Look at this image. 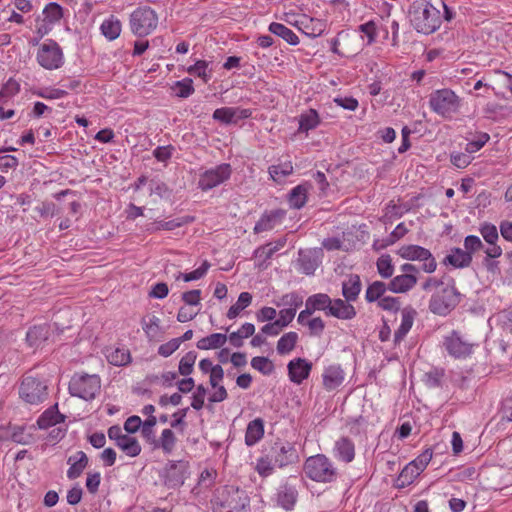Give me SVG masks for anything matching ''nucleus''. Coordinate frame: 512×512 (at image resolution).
<instances>
[{"mask_svg":"<svg viewBox=\"0 0 512 512\" xmlns=\"http://www.w3.org/2000/svg\"><path fill=\"white\" fill-rule=\"evenodd\" d=\"M293 172V165L290 161H286L277 165H272L269 167V174L271 178L276 181L280 182L285 177L290 175Z\"/></svg>","mask_w":512,"mask_h":512,"instance_id":"obj_50","label":"nucleus"},{"mask_svg":"<svg viewBox=\"0 0 512 512\" xmlns=\"http://www.w3.org/2000/svg\"><path fill=\"white\" fill-rule=\"evenodd\" d=\"M490 139L489 134L487 133H480L476 139L469 141L466 144L465 151L468 154L475 153L479 151Z\"/></svg>","mask_w":512,"mask_h":512,"instance_id":"obj_63","label":"nucleus"},{"mask_svg":"<svg viewBox=\"0 0 512 512\" xmlns=\"http://www.w3.org/2000/svg\"><path fill=\"white\" fill-rule=\"evenodd\" d=\"M62 17L63 8L56 2L48 3L42 11V18L54 26L60 22Z\"/></svg>","mask_w":512,"mask_h":512,"instance_id":"obj_45","label":"nucleus"},{"mask_svg":"<svg viewBox=\"0 0 512 512\" xmlns=\"http://www.w3.org/2000/svg\"><path fill=\"white\" fill-rule=\"evenodd\" d=\"M210 266H211L210 263L207 260H205V261H203V263L201 264L200 267H198L197 269H195L189 273L179 272L177 274V276L175 277V279L176 280L182 279L185 282L199 280L206 275Z\"/></svg>","mask_w":512,"mask_h":512,"instance_id":"obj_53","label":"nucleus"},{"mask_svg":"<svg viewBox=\"0 0 512 512\" xmlns=\"http://www.w3.org/2000/svg\"><path fill=\"white\" fill-rule=\"evenodd\" d=\"M252 303V295L249 292H242L238 296V299L234 305H232L227 311V318L235 319L238 315L250 306Z\"/></svg>","mask_w":512,"mask_h":512,"instance_id":"obj_44","label":"nucleus"},{"mask_svg":"<svg viewBox=\"0 0 512 512\" xmlns=\"http://www.w3.org/2000/svg\"><path fill=\"white\" fill-rule=\"evenodd\" d=\"M287 369L289 380L299 385L309 377L312 363L305 358H295L289 361Z\"/></svg>","mask_w":512,"mask_h":512,"instance_id":"obj_17","label":"nucleus"},{"mask_svg":"<svg viewBox=\"0 0 512 512\" xmlns=\"http://www.w3.org/2000/svg\"><path fill=\"white\" fill-rule=\"evenodd\" d=\"M106 357L108 362L114 366H125L131 361L130 352L125 348L112 349L107 353Z\"/></svg>","mask_w":512,"mask_h":512,"instance_id":"obj_46","label":"nucleus"},{"mask_svg":"<svg viewBox=\"0 0 512 512\" xmlns=\"http://www.w3.org/2000/svg\"><path fill=\"white\" fill-rule=\"evenodd\" d=\"M479 232L488 244V247L484 250L486 256L489 258L500 257L502 255V248L497 245L499 235L496 226L492 223L484 222L480 225Z\"/></svg>","mask_w":512,"mask_h":512,"instance_id":"obj_15","label":"nucleus"},{"mask_svg":"<svg viewBox=\"0 0 512 512\" xmlns=\"http://www.w3.org/2000/svg\"><path fill=\"white\" fill-rule=\"evenodd\" d=\"M173 89L175 90L176 96L180 98H187L192 95L195 91L193 86V80L191 78H184L174 83Z\"/></svg>","mask_w":512,"mask_h":512,"instance_id":"obj_58","label":"nucleus"},{"mask_svg":"<svg viewBox=\"0 0 512 512\" xmlns=\"http://www.w3.org/2000/svg\"><path fill=\"white\" fill-rule=\"evenodd\" d=\"M116 446L121 451H123V453H125L127 456L132 457V458L137 457L142 451L139 441L135 437H133L127 433L116 444Z\"/></svg>","mask_w":512,"mask_h":512,"instance_id":"obj_39","label":"nucleus"},{"mask_svg":"<svg viewBox=\"0 0 512 512\" xmlns=\"http://www.w3.org/2000/svg\"><path fill=\"white\" fill-rule=\"evenodd\" d=\"M21 398L29 404H39L47 396V386L37 378L27 376L20 386Z\"/></svg>","mask_w":512,"mask_h":512,"instance_id":"obj_11","label":"nucleus"},{"mask_svg":"<svg viewBox=\"0 0 512 512\" xmlns=\"http://www.w3.org/2000/svg\"><path fill=\"white\" fill-rule=\"evenodd\" d=\"M268 31L286 41L289 45L296 46L299 44V37L293 30L286 27L282 23L272 22L268 26Z\"/></svg>","mask_w":512,"mask_h":512,"instance_id":"obj_32","label":"nucleus"},{"mask_svg":"<svg viewBox=\"0 0 512 512\" xmlns=\"http://www.w3.org/2000/svg\"><path fill=\"white\" fill-rule=\"evenodd\" d=\"M460 303V293L454 282L443 286L431 298L429 309L432 313L446 316Z\"/></svg>","mask_w":512,"mask_h":512,"instance_id":"obj_6","label":"nucleus"},{"mask_svg":"<svg viewBox=\"0 0 512 512\" xmlns=\"http://www.w3.org/2000/svg\"><path fill=\"white\" fill-rule=\"evenodd\" d=\"M433 457V451L431 448L425 449L417 458L409 462L413 467L420 472V474L425 470L429 462Z\"/></svg>","mask_w":512,"mask_h":512,"instance_id":"obj_60","label":"nucleus"},{"mask_svg":"<svg viewBox=\"0 0 512 512\" xmlns=\"http://www.w3.org/2000/svg\"><path fill=\"white\" fill-rule=\"evenodd\" d=\"M464 248L472 256L473 253L484 248L481 239L476 235H468L464 239Z\"/></svg>","mask_w":512,"mask_h":512,"instance_id":"obj_64","label":"nucleus"},{"mask_svg":"<svg viewBox=\"0 0 512 512\" xmlns=\"http://www.w3.org/2000/svg\"><path fill=\"white\" fill-rule=\"evenodd\" d=\"M444 375V369L433 368L425 374V383L430 388L439 387Z\"/></svg>","mask_w":512,"mask_h":512,"instance_id":"obj_62","label":"nucleus"},{"mask_svg":"<svg viewBox=\"0 0 512 512\" xmlns=\"http://www.w3.org/2000/svg\"><path fill=\"white\" fill-rule=\"evenodd\" d=\"M350 301L342 300L340 298L331 299V305L326 312L327 316H333L341 320H351L356 316V310Z\"/></svg>","mask_w":512,"mask_h":512,"instance_id":"obj_18","label":"nucleus"},{"mask_svg":"<svg viewBox=\"0 0 512 512\" xmlns=\"http://www.w3.org/2000/svg\"><path fill=\"white\" fill-rule=\"evenodd\" d=\"M321 377L323 388L332 392L344 383L346 373L340 364L333 363L324 367Z\"/></svg>","mask_w":512,"mask_h":512,"instance_id":"obj_14","label":"nucleus"},{"mask_svg":"<svg viewBox=\"0 0 512 512\" xmlns=\"http://www.w3.org/2000/svg\"><path fill=\"white\" fill-rule=\"evenodd\" d=\"M199 369L201 370L202 373L209 374L210 385H215L217 381H223V368L218 364L214 365L210 359L205 358L200 360Z\"/></svg>","mask_w":512,"mask_h":512,"instance_id":"obj_31","label":"nucleus"},{"mask_svg":"<svg viewBox=\"0 0 512 512\" xmlns=\"http://www.w3.org/2000/svg\"><path fill=\"white\" fill-rule=\"evenodd\" d=\"M264 436V422L260 418L250 421L245 432V444L254 446Z\"/></svg>","mask_w":512,"mask_h":512,"instance_id":"obj_26","label":"nucleus"},{"mask_svg":"<svg viewBox=\"0 0 512 512\" xmlns=\"http://www.w3.org/2000/svg\"><path fill=\"white\" fill-rule=\"evenodd\" d=\"M418 278L416 275H397L393 277L388 283V290L400 294L410 291L417 284Z\"/></svg>","mask_w":512,"mask_h":512,"instance_id":"obj_23","label":"nucleus"},{"mask_svg":"<svg viewBox=\"0 0 512 512\" xmlns=\"http://www.w3.org/2000/svg\"><path fill=\"white\" fill-rule=\"evenodd\" d=\"M177 438L171 429H164L161 432L159 439H156L152 444L153 449H162L165 454H171L175 448Z\"/></svg>","mask_w":512,"mask_h":512,"instance_id":"obj_33","label":"nucleus"},{"mask_svg":"<svg viewBox=\"0 0 512 512\" xmlns=\"http://www.w3.org/2000/svg\"><path fill=\"white\" fill-rule=\"evenodd\" d=\"M420 475L413 465L408 463L400 472L397 478V486L399 488H404L409 486L414 482V480Z\"/></svg>","mask_w":512,"mask_h":512,"instance_id":"obj_49","label":"nucleus"},{"mask_svg":"<svg viewBox=\"0 0 512 512\" xmlns=\"http://www.w3.org/2000/svg\"><path fill=\"white\" fill-rule=\"evenodd\" d=\"M101 379L97 374L76 373L69 382V393L72 396L89 401L100 392Z\"/></svg>","mask_w":512,"mask_h":512,"instance_id":"obj_5","label":"nucleus"},{"mask_svg":"<svg viewBox=\"0 0 512 512\" xmlns=\"http://www.w3.org/2000/svg\"><path fill=\"white\" fill-rule=\"evenodd\" d=\"M231 175V165L229 163H221L200 174L198 188L203 192H207L228 181Z\"/></svg>","mask_w":512,"mask_h":512,"instance_id":"obj_9","label":"nucleus"},{"mask_svg":"<svg viewBox=\"0 0 512 512\" xmlns=\"http://www.w3.org/2000/svg\"><path fill=\"white\" fill-rule=\"evenodd\" d=\"M298 497L297 489L288 484L281 485L276 493L277 505L289 511L292 510L296 504Z\"/></svg>","mask_w":512,"mask_h":512,"instance_id":"obj_20","label":"nucleus"},{"mask_svg":"<svg viewBox=\"0 0 512 512\" xmlns=\"http://www.w3.org/2000/svg\"><path fill=\"white\" fill-rule=\"evenodd\" d=\"M378 22L375 20H369L358 26L357 31L362 33L366 38V45L370 46L376 42V38L379 32Z\"/></svg>","mask_w":512,"mask_h":512,"instance_id":"obj_47","label":"nucleus"},{"mask_svg":"<svg viewBox=\"0 0 512 512\" xmlns=\"http://www.w3.org/2000/svg\"><path fill=\"white\" fill-rule=\"evenodd\" d=\"M397 255L407 261L422 262L421 269L431 274L437 269V262L431 251L420 245L405 244L398 248Z\"/></svg>","mask_w":512,"mask_h":512,"instance_id":"obj_8","label":"nucleus"},{"mask_svg":"<svg viewBox=\"0 0 512 512\" xmlns=\"http://www.w3.org/2000/svg\"><path fill=\"white\" fill-rule=\"evenodd\" d=\"M308 185L300 184L289 193V205L294 209H301L307 202Z\"/></svg>","mask_w":512,"mask_h":512,"instance_id":"obj_41","label":"nucleus"},{"mask_svg":"<svg viewBox=\"0 0 512 512\" xmlns=\"http://www.w3.org/2000/svg\"><path fill=\"white\" fill-rule=\"evenodd\" d=\"M102 35L109 41L117 39L122 31V24L115 16H110L103 20L100 25Z\"/></svg>","mask_w":512,"mask_h":512,"instance_id":"obj_30","label":"nucleus"},{"mask_svg":"<svg viewBox=\"0 0 512 512\" xmlns=\"http://www.w3.org/2000/svg\"><path fill=\"white\" fill-rule=\"evenodd\" d=\"M275 463L271 455L265 454L259 457L256 461L255 470L261 477H268L274 471Z\"/></svg>","mask_w":512,"mask_h":512,"instance_id":"obj_51","label":"nucleus"},{"mask_svg":"<svg viewBox=\"0 0 512 512\" xmlns=\"http://www.w3.org/2000/svg\"><path fill=\"white\" fill-rule=\"evenodd\" d=\"M320 262L319 252L316 250H301L299 252L298 263L300 270L306 275H313Z\"/></svg>","mask_w":512,"mask_h":512,"instance_id":"obj_22","label":"nucleus"},{"mask_svg":"<svg viewBox=\"0 0 512 512\" xmlns=\"http://www.w3.org/2000/svg\"><path fill=\"white\" fill-rule=\"evenodd\" d=\"M188 475V463L182 460L170 461L164 470V484L168 488H177L183 485Z\"/></svg>","mask_w":512,"mask_h":512,"instance_id":"obj_12","label":"nucleus"},{"mask_svg":"<svg viewBox=\"0 0 512 512\" xmlns=\"http://www.w3.org/2000/svg\"><path fill=\"white\" fill-rule=\"evenodd\" d=\"M335 458L344 463H350L355 458V445L348 437L339 438L333 448Z\"/></svg>","mask_w":512,"mask_h":512,"instance_id":"obj_19","label":"nucleus"},{"mask_svg":"<svg viewBox=\"0 0 512 512\" xmlns=\"http://www.w3.org/2000/svg\"><path fill=\"white\" fill-rule=\"evenodd\" d=\"M228 337L223 333H212L198 340L196 346L200 350H212L222 348Z\"/></svg>","mask_w":512,"mask_h":512,"instance_id":"obj_34","label":"nucleus"},{"mask_svg":"<svg viewBox=\"0 0 512 512\" xmlns=\"http://www.w3.org/2000/svg\"><path fill=\"white\" fill-rule=\"evenodd\" d=\"M269 454L275 465L280 468L294 463L298 458L295 447L289 442H275Z\"/></svg>","mask_w":512,"mask_h":512,"instance_id":"obj_13","label":"nucleus"},{"mask_svg":"<svg viewBox=\"0 0 512 512\" xmlns=\"http://www.w3.org/2000/svg\"><path fill=\"white\" fill-rule=\"evenodd\" d=\"M158 14L150 6H140L133 10L129 16V27L136 37H147L157 28Z\"/></svg>","mask_w":512,"mask_h":512,"instance_id":"obj_4","label":"nucleus"},{"mask_svg":"<svg viewBox=\"0 0 512 512\" xmlns=\"http://www.w3.org/2000/svg\"><path fill=\"white\" fill-rule=\"evenodd\" d=\"M298 341V334L290 331L280 337L277 342V352L280 355L289 354L296 346Z\"/></svg>","mask_w":512,"mask_h":512,"instance_id":"obj_43","label":"nucleus"},{"mask_svg":"<svg viewBox=\"0 0 512 512\" xmlns=\"http://www.w3.org/2000/svg\"><path fill=\"white\" fill-rule=\"evenodd\" d=\"M156 424H157V418L151 417V418H147L144 422H142V425H141L142 436L151 445L156 440L155 433L153 430V428Z\"/></svg>","mask_w":512,"mask_h":512,"instance_id":"obj_61","label":"nucleus"},{"mask_svg":"<svg viewBox=\"0 0 512 512\" xmlns=\"http://www.w3.org/2000/svg\"><path fill=\"white\" fill-rule=\"evenodd\" d=\"M36 61L45 70H56L63 66L65 57L61 46L53 39H46L39 45Z\"/></svg>","mask_w":512,"mask_h":512,"instance_id":"obj_7","label":"nucleus"},{"mask_svg":"<svg viewBox=\"0 0 512 512\" xmlns=\"http://www.w3.org/2000/svg\"><path fill=\"white\" fill-rule=\"evenodd\" d=\"M429 106L437 115L451 119L460 110L461 98L449 88L438 89L430 94Z\"/></svg>","mask_w":512,"mask_h":512,"instance_id":"obj_3","label":"nucleus"},{"mask_svg":"<svg viewBox=\"0 0 512 512\" xmlns=\"http://www.w3.org/2000/svg\"><path fill=\"white\" fill-rule=\"evenodd\" d=\"M409 17L415 30L426 35L435 32L442 23L440 10L427 0L414 1L409 9Z\"/></svg>","mask_w":512,"mask_h":512,"instance_id":"obj_1","label":"nucleus"},{"mask_svg":"<svg viewBox=\"0 0 512 512\" xmlns=\"http://www.w3.org/2000/svg\"><path fill=\"white\" fill-rule=\"evenodd\" d=\"M472 262V256L467 250H462L461 248H454L451 252L445 257L444 263L450 264L454 268H465L468 267Z\"/></svg>","mask_w":512,"mask_h":512,"instance_id":"obj_27","label":"nucleus"},{"mask_svg":"<svg viewBox=\"0 0 512 512\" xmlns=\"http://www.w3.org/2000/svg\"><path fill=\"white\" fill-rule=\"evenodd\" d=\"M64 421V416L56 408L47 409L37 420L40 429H46Z\"/></svg>","mask_w":512,"mask_h":512,"instance_id":"obj_42","label":"nucleus"},{"mask_svg":"<svg viewBox=\"0 0 512 512\" xmlns=\"http://www.w3.org/2000/svg\"><path fill=\"white\" fill-rule=\"evenodd\" d=\"M283 216L284 212L279 210L263 214L255 224L254 232L261 233L273 230L280 223Z\"/></svg>","mask_w":512,"mask_h":512,"instance_id":"obj_24","label":"nucleus"},{"mask_svg":"<svg viewBox=\"0 0 512 512\" xmlns=\"http://www.w3.org/2000/svg\"><path fill=\"white\" fill-rule=\"evenodd\" d=\"M443 346L448 355L455 359H467L474 353L477 344L463 337L458 331L453 330L443 339Z\"/></svg>","mask_w":512,"mask_h":512,"instance_id":"obj_10","label":"nucleus"},{"mask_svg":"<svg viewBox=\"0 0 512 512\" xmlns=\"http://www.w3.org/2000/svg\"><path fill=\"white\" fill-rule=\"evenodd\" d=\"M378 274L384 278H391L394 274V265L389 254H382L376 261Z\"/></svg>","mask_w":512,"mask_h":512,"instance_id":"obj_48","label":"nucleus"},{"mask_svg":"<svg viewBox=\"0 0 512 512\" xmlns=\"http://www.w3.org/2000/svg\"><path fill=\"white\" fill-rule=\"evenodd\" d=\"M386 290H388V285L381 281H374L368 286L365 299L367 302L380 300Z\"/></svg>","mask_w":512,"mask_h":512,"instance_id":"obj_54","label":"nucleus"},{"mask_svg":"<svg viewBox=\"0 0 512 512\" xmlns=\"http://www.w3.org/2000/svg\"><path fill=\"white\" fill-rule=\"evenodd\" d=\"M208 62L205 60H198L194 65L187 68V72L201 78L204 83L211 79V70L208 69Z\"/></svg>","mask_w":512,"mask_h":512,"instance_id":"obj_55","label":"nucleus"},{"mask_svg":"<svg viewBox=\"0 0 512 512\" xmlns=\"http://www.w3.org/2000/svg\"><path fill=\"white\" fill-rule=\"evenodd\" d=\"M414 310H403L401 314V323L394 333V344L398 345L411 330L414 323Z\"/></svg>","mask_w":512,"mask_h":512,"instance_id":"obj_29","label":"nucleus"},{"mask_svg":"<svg viewBox=\"0 0 512 512\" xmlns=\"http://www.w3.org/2000/svg\"><path fill=\"white\" fill-rule=\"evenodd\" d=\"M252 111L240 107H222L213 112V119L223 124H235L239 120L251 117Z\"/></svg>","mask_w":512,"mask_h":512,"instance_id":"obj_16","label":"nucleus"},{"mask_svg":"<svg viewBox=\"0 0 512 512\" xmlns=\"http://www.w3.org/2000/svg\"><path fill=\"white\" fill-rule=\"evenodd\" d=\"M160 323L161 320L157 316H151L148 318H143L141 321L142 328L146 334V336L152 340L159 336L160 334Z\"/></svg>","mask_w":512,"mask_h":512,"instance_id":"obj_52","label":"nucleus"},{"mask_svg":"<svg viewBox=\"0 0 512 512\" xmlns=\"http://www.w3.org/2000/svg\"><path fill=\"white\" fill-rule=\"evenodd\" d=\"M361 291V281L358 275H351L342 283V295L346 301H355Z\"/></svg>","mask_w":512,"mask_h":512,"instance_id":"obj_35","label":"nucleus"},{"mask_svg":"<svg viewBox=\"0 0 512 512\" xmlns=\"http://www.w3.org/2000/svg\"><path fill=\"white\" fill-rule=\"evenodd\" d=\"M69 468L67 470V478L74 480L78 478L88 465V457L85 452L77 451L67 459Z\"/></svg>","mask_w":512,"mask_h":512,"instance_id":"obj_21","label":"nucleus"},{"mask_svg":"<svg viewBox=\"0 0 512 512\" xmlns=\"http://www.w3.org/2000/svg\"><path fill=\"white\" fill-rule=\"evenodd\" d=\"M331 305V298L325 293H317L309 296L306 299L305 306L314 313L315 311H328Z\"/></svg>","mask_w":512,"mask_h":512,"instance_id":"obj_38","label":"nucleus"},{"mask_svg":"<svg viewBox=\"0 0 512 512\" xmlns=\"http://www.w3.org/2000/svg\"><path fill=\"white\" fill-rule=\"evenodd\" d=\"M196 359L197 354L195 351L187 352L179 361V373L183 376H189L193 371Z\"/></svg>","mask_w":512,"mask_h":512,"instance_id":"obj_56","label":"nucleus"},{"mask_svg":"<svg viewBox=\"0 0 512 512\" xmlns=\"http://www.w3.org/2000/svg\"><path fill=\"white\" fill-rule=\"evenodd\" d=\"M300 24V30L310 38L319 37L326 30V22L321 19L305 18Z\"/></svg>","mask_w":512,"mask_h":512,"instance_id":"obj_28","label":"nucleus"},{"mask_svg":"<svg viewBox=\"0 0 512 512\" xmlns=\"http://www.w3.org/2000/svg\"><path fill=\"white\" fill-rule=\"evenodd\" d=\"M286 244L285 238H280L275 242L267 243L261 247H258L254 251V256L257 259L262 260L263 262L269 260L277 251L282 249Z\"/></svg>","mask_w":512,"mask_h":512,"instance_id":"obj_36","label":"nucleus"},{"mask_svg":"<svg viewBox=\"0 0 512 512\" xmlns=\"http://www.w3.org/2000/svg\"><path fill=\"white\" fill-rule=\"evenodd\" d=\"M193 220H194V218L191 216L178 217V218L168 220V221L159 220V221H155L153 223V227L151 228V230L152 231H161V230L172 231L176 228H179L188 223H191Z\"/></svg>","mask_w":512,"mask_h":512,"instance_id":"obj_40","label":"nucleus"},{"mask_svg":"<svg viewBox=\"0 0 512 512\" xmlns=\"http://www.w3.org/2000/svg\"><path fill=\"white\" fill-rule=\"evenodd\" d=\"M320 122L321 119L318 112L315 109H308L299 115L298 132L308 134L310 130L317 128Z\"/></svg>","mask_w":512,"mask_h":512,"instance_id":"obj_25","label":"nucleus"},{"mask_svg":"<svg viewBox=\"0 0 512 512\" xmlns=\"http://www.w3.org/2000/svg\"><path fill=\"white\" fill-rule=\"evenodd\" d=\"M251 366L253 369L264 375L271 374L274 369L272 362L267 357L263 356L253 357L251 360Z\"/></svg>","mask_w":512,"mask_h":512,"instance_id":"obj_59","label":"nucleus"},{"mask_svg":"<svg viewBox=\"0 0 512 512\" xmlns=\"http://www.w3.org/2000/svg\"><path fill=\"white\" fill-rule=\"evenodd\" d=\"M303 304V297L296 292L284 294L280 301L276 303L277 306H286L288 309L297 311Z\"/></svg>","mask_w":512,"mask_h":512,"instance_id":"obj_57","label":"nucleus"},{"mask_svg":"<svg viewBox=\"0 0 512 512\" xmlns=\"http://www.w3.org/2000/svg\"><path fill=\"white\" fill-rule=\"evenodd\" d=\"M255 326L252 323H244L237 331L229 334L228 340L233 347L239 348L243 345V340L253 336Z\"/></svg>","mask_w":512,"mask_h":512,"instance_id":"obj_37","label":"nucleus"},{"mask_svg":"<svg viewBox=\"0 0 512 512\" xmlns=\"http://www.w3.org/2000/svg\"><path fill=\"white\" fill-rule=\"evenodd\" d=\"M305 476L317 483H332L338 478V469L325 454L309 456L303 464Z\"/></svg>","mask_w":512,"mask_h":512,"instance_id":"obj_2","label":"nucleus"}]
</instances>
